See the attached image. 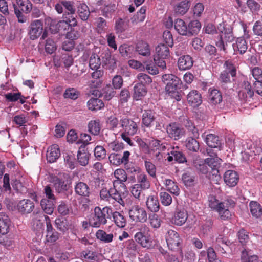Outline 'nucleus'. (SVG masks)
<instances>
[{
  "mask_svg": "<svg viewBox=\"0 0 262 262\" xmlns=\"http://www.w3.org/2000/svg\"><path fill=\"white\" fill-rule=\"evenodd\" d=\"M111 207L105 206L101 209L100 207L97 206L89 219V224L94 228H99L105 225L107 222V219L111 217Z\"/></svg>",
  "mask_w": 262,
  "mask_h": 262,
  "instance_id": "obj_1",
  "label": "nucleus"
},
{
  "mask_svg": "<svg viewBox=\"0 0 262 262\" xmlns=\"http://www.w3.org/2000/svg\"><path fill=\"white\" fill-rule=\"evenodd\" d=\"M217 31L221 33L215 41V45L220 50L227 52L228 43L234 40V36L231 27L224 23L220 24L217 26Z\"/></svg>",
  "mask_w": 262,
  "mask_h": 262,
  "instance_id": "obj_2",
  "label": "nucleus"
},
{
  "mask_svg": "<svg viewBox=\"0 0 262 262\" xmlns=\"http://www.w3.org/2000/svg\"><path fill=\"white\" fill-rule=\"evenodd\" d=\"M163 82L166 84L165 91L169 95L175 98L177 101L181 100L178 91L181 89L182 81L177 76L173 74H164L162 76Z\"/></svg>",
  "mask_w": 262,
  "mask_h": 262,
  "instance_id": "obj_3",
  "label": "nucleus"
},
{
  "mask_svg": "<svg viewBox=\"0 0 262 262\" xmlns=\"http://www.w3.org/2000/svg\"><path fill=\"white\" fill-rule=\"evenodd\" d=\"M130 153L128 151L123 152L122 156L119 153H112L109 155L108 159L111 163L114 165L119 166L122 164L124 165L125 168L128 172L133 173L136 172L138 169L133 166L129 167L128 166L129 158Z\"/></svg>",
  "mask_w": 262,
  "mask_h": 262,
  "instance_id": "obj_4",
  "label": "nucleus"
},
{
  "mask_svg": "<svg viewBox=\"0 0 262 262\" xmlns=\"http://www.w3.org/2000/svg\"><path fill=\"white\" fill-rule=\"evenodd\" d=\"M188 217V212L186 209L181 205H177L171 218L170 222L172 224L182 226L186 222Z\"/></svg>",
  "mask_w": 262,
  "mask_h": 262,
  "instance_id": "obj_5",
  "label": "nucleus"
},
{
  "mask_svg": "<svg viewBox=\"0 0 262 262\" xmlns=\"http://www.w3.org/2000/svg\"><path fill=\"white\" fill-rule=\"evenodd\" d=\"M43 217H45L46 220L47 233L54 231L49 217L44 215L43 212L39 210H35L32 213L31 224L33 228H35V225L36 227L41 228L42 225L40 223V220Z\"/></svg>",
  "mask_w": 262,
  "mask_h": 262,
  "instance_id": "obj_6",
  "label": "nucleus"
},
{
  "mask_svg": "<svg viewBox=\"0 0 262 262\" xmlns=\"http://www.w3.org/2000/svg\"><path fill=\"white\" fill-rule=\"evenodd\" d=\"M129 215L132 220L142 223L146 222L147 220L146 210L138 205L132 206L129 211Z\"/></svg>",
  "mask_w": 262,
  "mask_h": 262,
  "instance_id": "obj_7",
  "label": "nucleus"
},
{
  "mask_svg": "<svg viewBox=\"0 0 262 262\" xmlns=\"http://www.w3.org/2000/svg\"><path fill=\"white\" fill-rule=\"evenodd\" d=\"M166 241L168 248L171 250L179 249L182 242L179 233L173 230L168 231L166 235Z\"/></svg>",
  "mask_w": 262,
  "mask_h": 262,
  "instance_id": "obj_8",
  "label": "nucleus"
},
{
  "mask_svg": "<svg viewBox=\"0 0 262 262\" xmlns=\"http://www.w3.org/2000/svg\"><path fill=\"white\" fill-rule=\"evenodd\" d=\"M121 126L123 132L130 136L135 135L138 130V125L132 119L125 117L121 119L120 121Z\"/></svg>",
  "mask_w": 262,
  "mask_h": 262,
  "instance_id": "obj_9",
  "label": "nucleus"
},
{
  "mask_svg": "<svg viewBox=\"0 0 262 262\" xmlns=\"http://www.w3.org/2000/svg\"><path fill=\"white\" fill-rule=\"evenodd\" d=\"M254 95V92L252 90L250 83L247 81H244L239 86L238 91V97L239 99L246 102L251 98Z\"/></svg>",
  "mask_w": 262,
  "mask_h": 262,
  "instance_id": "obj_10",
  "label": "nucleus"
},
{
  "mask_svg": "<svg viewBox=\"0 0 262 262\" xmlns=\"http://www.w3.org/2000/svg\"><path fill=\"white\" fill-rule=\"evenodd\" d=\"M134 239L142 247L147 249H151L154 248L152 241L150 235H146L142 231L137 232L134 235Z\"/></svg>",
  "mask_w": 262,
  "mask_h": 262,
  "instance_id": "obj_11",
  "label": "nucleus"
},
{
  "mask_svg": "<svg viewBox=\"0 0 262 262\" xmlns=\"http://www.w3.org/2000/svg\"><path fill=\"white\" fill-rule=\"evenodd\" d=\"M43 31V24L40 20H34L31 23L29 35L31 39L34 40L39 37Z\"/></svg>",
  "mask_w": 262,
  "mask_h": 262,
  "instance_id": "obj_12",
  "label": "nucleus"
},
{
  "mask_svg": "<svg viewBox=\"0 0 262 262\" xmlns=\"http://www.w3.org/2000/svg\"><path fill=\"white\" fill-rule=\"evenodd\" d=\"M103 70H95L91 73V78L89 81V86L91 88H100L103 83Z\"/></svg>",
  "mask_w": 262,
  "mask_h": 262,
  "instance_id": "obj_13",
  "label": "nucleus"
},
{
  "mask_svg": "<svg viewBox=\"0 0 262 262\" xmlns=\"http://www.w3.org/2000/svg\"><path fill=\"white\" fill-rule=\"evenodd\" d=\"M34 207V202L30 199L20 200L17 205V209L22 214L30 213Z\"/></svg>",
  "mask_w": 262,
  "mask_h": 262,
  "instance_id": "obj_14",
  "label": "nucleus"
},
{
  "mask_svg": "<svg viewBox=\"0 0 262 262\" xmlns=\"http://www.w3.org/2000/svg\"><path fill=\"white\" fill-rule=\"evenodd\" d=\"M114 176L117 179L113 182V187H119L123 188L126 187L124 182H126L127 179V176L126 171L123 169H117L115 170Z\"/></svg>",
  "mask_w": 262,
  "mask_h": 262,
  "instance_id": "obj_15",
  "label": "nucleus"
},
{
  "mask_svg": "<svg viewBox=\"0 0 262 262\" xmlns=\"http://www.w3.org/2000/svg\"><path fill=\"white\" fill-rule=\"evenodd\" d=\"M168 136L175 140L180 139L184 135V132L174 123L169 124L166 128Z\"/></svg>",
  "mask_w": 262,
  "mask_h": 262,
  "instance_id": "obj_16",
  "label": "nucleus"
},
{
  "mask_svg": "<svg viewBox=\"0 0 262 262\" xmlns=\"http://www.w3.org/2000/svg\"><path fill=\"white\" fill-rule=\"evenodd\" d=\"M224 181L229 187L236 186L239 180V177L237 173L234 170H228L224 174Z\"/></svg>",
  "mask_w": 262,
  "mask_h": 262,
  "instance_id": "obj_17",
  "label": "nucleus"
},
{
  "mask_svg": "<svg viewBox=\"0 0 262 262\" xmlns=\"http://www.w3.org/2000/svg\"><path fill=\"white\" fill-rule=\"evenodd\" d=\"M54 187L58 193H64L70 187V183L68 180L56 177L54 180Z\"/></svg>",
  "mask_w": 262,
  "mask_h": 262,
  "instance_id": "obj_18",
  "label": "nucleus"
},
{
  "mask_svg": "<svg viewBox=\"0 0 262 262\" xmlns=\"http://www.w3.org/2000/svg\"><path fill=\"white\" fill-rule=\"evenodd\" d=\"M90 154L85 146H80L77 152V158L78 163L82 166L87 165L89 163Z\"/></svg>",
  "mask_w": 262,
  "mask_h": 262,
  "instance_id": "obj_19",
  "label": "nucleus"
},
{
  "mask_svg": "<svg viewBox=\"0 0 262 262\" xmlns=\"http://www.w3.org/2000/svg\"><path fill=\"white\" fill-rule=\"evenodd\" d=\"M60 151L58 145L53 144L50 146L47 152V160L49 163L55 162L60 157Z\"/></svg>",
  "mask_w": 262,
  "mask_h": 262,
  "instance_id": "obj_20",
  "label": "nucleus"
},
{
  "mask_svg": "<svg viewBox=\"0 0 262 262\" xmlns=\"http://www.w3.org/2000/svg\"><path fill=\"white\" fill-rule=\"evenodd\" d=\"M205 142L207 145L211 148H218L220 150L222 149V141L219 136L210 134L206 135Z\"/></svg>",
  "mask_w": 262,
  "mask_h": 262,
  "instance_id": "obj_21",
  "label": "nucleus"
},
{
  "mask_svg": "<svg viewBox=\"0 0 262 262\" xmlns=\"http://www.w3.org/2000/svg\"><path fill=\"white\" fill-rule=\"evenodd\" d=\"M15 1L16 3L13 4L14 9L16 8L25 14H28L32 11V4L29 0H15Z\"/></svg>",
  "mask_w": 262,
  "mask_h": 262,
  "instance_id": "obj_22",
  "label": "nucleus"
},
{
  "mask_svg": "<svg viewBox=\"0 0 262 262\" xmlns=\"http://www.w3.org/2000/svg\"><path fill=\"white\" fill-rule=\"evenodd\" d=\"M187 99L188 103L193 107L198 106L202 102L201 95L196 90L191 91L187 95Z\"/></svg>",
  "mask_w": 262,
  "mask_h": 262,
  "instance_id": "obj_23",
  "label": "nucleus"
},
{
  "mask_svg": "<svg viewBox=\"0 0 262 262\" xmlns=\"http://www.w3.org/2000/svg\"><path fill=\"white\" fill-rule=\"evenodd\" d=\"M193 64L192 58L189 55H184L180 57L178 61V66L180 70L190 69Z\"/></svg>",
  "mask_w": 262,
  "mask_h": 262,
  "instance_id": "obj_24",
  "label": "nucleus"
},
{
  "mask_svg": "<svg viewBox=\"0 0 262 262\" xmlns=\"http://www.w3.org/2000/svg\"><path fill=\"white\" fill-rule=\"evenodd\" d=\"M146 205L147 209L152 213L158 212L160 209V204L158 198L154 195H150L147 197Z\"/></svg>",
  "mask_w": 262,
  "mask_h": 262,
  "instance_id": "obj_25",
  "label": "nucleus"
},
{
  "mask_svg": "<svg viewBox=\"0 0 262 262\" xmlns=\"http://www.w3.org/2000/svg\"><path fill=\"white\" fill-rule=\"evenodd\" d=\"M135 168L138 169V171L135 172V173L137 172L138 173L137 176L138 184H136L142 187L143 189H147L149 188L150 186V183L147 176L144 172H140V169L138 167H135Z\"/></svg>",
  "mask_w": 262,
  "mask_h": 262,
  "instance_id": "obj_26",
  "label": "nucleus"
},
{
  "mask_svg": "<svg viewBox=\"0 0 262 262\" xmlns=\"http://www.w3.org/2000/svg\"><path fill=\"white\" fill-rule=\"evenodd\" d=\"M170 56L168 46L164 43H159L155 48L154 57H161L163 59L168 58Z\"/></svg>",
  "mask_w": 262,
  "mask_h": 262,
  "instance_id": "obj_27",
  "label": "nucleus"
},
{
  "mask_svg": "<svg viewBox=\"0 0 262 262\" xmlns=\"http://www.w3.org/2000/svg\"><path fill=\"white\" fill-rule=\"evenodd\" d=\"M103 6L101 8L102 15L105 17H108L116 9V5L108 1L102 0Z\"/></svg>",
  "mask_w": 262,
  "mask_h": 262,
  "instance_id": "obj_28",
  "label": "nucleus"
},
{
  "mask_svg": "<svg viewBox=\"0 0 262 262\" xmlns=\"http://www.w3.org/2000/svg\"><path fill=\"white\" fill-rule=\"evenodd\" d=\"M155 120V113L151 110H145L142 116V123L147 127H150Z\"/></svg>",
  "mask_w": 262,
  "mask_h": 262,
  "instance_id": "obj_29",
  "label": "nucleus"
},
{
  "mask_svg": "<svg viewBox=\"0 0 262 262\" xmlns=\"http://www.w3.org/2000/svg\"><path fill=\"white\" fill-rule=\"evenodd\" d=\"M113 221L119 228H123L126 225V219L123 212L118 211L112 212Z\"/></svg>",
  "mask_w": 262,
  "mask_h": 262,
  "instance_id": "obj_30",
  "label": "nucleus"
},
{
  "mask_svg": "<svg viewBox=\"0 0 262 262\" xmlns=\"http://www.w3.org/2000/svg\"><path fill=\"white\" fill-rule=\"evenodd\" d=\"M75 193L80 196H88L90 194V189L88 185L82 182H78L75 186Z\"/></svg>",
  "mask_w": 262,
  "mask_h": 262,
  "instance_id": "obj_31",
  "label": "nucleus"
},
{
  "mask_svg": "<svg viewBox=\"0 0 262 262\" xmlns=\"http://www.w3.org/2000/svg\"><path fill=\"white\" fill-rule=\"evenodd\" d=\"M190 4V2L188 0H184L180 2L174 6L175 13L183 15L188 11Z\"/></svg>",
  "mask_w": 262,
  "mask_h": 262,
  "instance_id": "obj_32",
  "label": "nucleus"
},
{
  "mask_svg": "<svg viewBox=\"0 0 262 262\" xmlns=\"http://www.w3.org/2000/svg\"><path fill=\"white\" fill-rule=\"evenodd\" d=\"M10 220L5 213H0V234H6L9 232Z\"/></svg>",
  "mask_w": 262,
  "mask_h": 262,
  "instance_id": "obj_33",
  "label": "nucleus"
},
{
  "mask_svg": "<svg viewBox=\"0 0 262 262\" xmlns=\"http://www.w3.org/2000/svg\"><path fill=\"white\" fill-rule=\"evenodd\" d=\"M134 90L133 97L136 100H141L146 95L147 92L146 87L140 84H136L134 87Z\"/></svg>",
  "mask_w": 262,
  "mask_h": 262,
  "instance_id": "obj_34",
  "label": "nucleus"
},
{
  "mask_svg": "<svg viewBox=\"0 0 262 262\" xmlns=\"http://www.w3.org/2000/svg\"><path fill=\"white\" fill-rule=\"evenodd\" d=\"M119 186L117 187H114L112 189V191L111 193V202L110 204H114L115 202L118 203L120 205H121L123 206H124L125 203L124 200L121 197L120 193L119 192V190L120 189Z\"/></svg>",
  "mask_w": 262,
  "mask_h": 262,
  "instance_id": "obj_35",
  "label": "nucleus"
},
{
  "mask_svg": "<svg viewBox=\"0 0 262 262\" xmlns=\"http://www.w3.org/2000/svg\"><path fill=\"white\" fill-rule=\"evenodd\" d=\"M54 201L47 199H42L40 201V206L45 213L51 215L54 211Z\"/></svg>",
  "mask_w": 262,
  "mask_h": 262,
  "instance_id": "obj_36",
  "label": "nucleus"
},
{
  "mask_svg": "<svg viewBox=\"0 0 262 262\" xmlns=\"http://www.w3.org/2000/svg\"><path fill=\"white\" fill-rule=\"evenodd\" d=\"M232 46L234 51L238 52L241 54L245 53L248 48L247 42L243 37L238 38L235 43L233 44Z\"/></svg>",
  "mask_w": 262,
  "mask_h": 262,
  "instance_id": "obj_37",
  "label": "nucleus"
},
{
  "mask_svg": "<svg viewBox=\"0 0 262 262\" xmlns=\"http://www.w3.org/2000/svg\"><path fill=\"white\" fill-rule=\"evenodd\" d=\"M77 13L81 20L86 21L89 17L90 11L85 4L80 3L77 6Z\"/></svg>",
  "mask_w": 262,
  "mask_h": 262,
  "instance_id": "obj_38",
  "label": "nucleus"
},
{
  "mask_svg": "<svg viewBox=\"0 0 262 262\" xmlns=\"http://www.w3.org/2000/svg\"><path fill=\"white\" fill-rule=\"evenodd\" d=\"M174 27L175 30L179 34L187 36V26L185 21L182 19H177L174 23Z\"/></svg>",
  "mask_w": 262,
  "mask_h": 262,
  "instance_id": "obj_39",
  "label": "nucleus"
},
{
  "mask_svg": "<svg viewBox=\"0 0 262 262\" xmlns=\"http://www.w3.org/2000/svg\"><path fill=\"white\" fill-rule=\"evenodd\" d=\"M136 50L139 54L144 56H148L150 54L149 46L144 41H139L137 43Z\"/></svg>",
  "mask_w": 262,
  "mask_h": 262,
  "instance_id": "obj_40",
  "label": "nucleus"
},
{
  "mask_svg": "<svg viewBox=\"0 0 262 262\" xmlns=\"http://www.w3.org/2000/svg\"><path fill=\"white\" fill-rule=\"evenodd\" d=\"M164 184L167 191L174 195L178 196L179 195L180 189L176 182L170 179H165Z\"/></svg>",
  "mask_w": 262,
  "mask_h": 262,
  "instance_id": "obj_41",
  "label": "nucleus"
},
{
  "mask_svg": "<svg viewBox=\"0 0 262 262\" xmlns=\"http://www.w3.org/2000/svg\"><path fill=\"white\" fill-rule=\"evenodd\" d=\"M250 210L252 215L256 217L262 215V206L256 201H252L249 203Z\"/></svg>",
  "mask_w": 262,
  "mask_h": 262,
  "instance_id": "obj_42",
  "label": "nucleus"
},
{
  "mask_svg": "<svg viewBox=\"0 0 262 262\" xmlns=\"http://www.w3.org/2000/svg\"><path fill=\"white\" fill-rule=\"evenodd\" d=\"M201 27V25L199 21L197 20L191 21L187 26V36H190L197 34L200 31Z\"/></svg>",
  "mask_w": 262,
  "mask_h": 262,
  "instance_id": "obj_43",
  "label": "nucleus"
},
{
  "mask_svg": "<svg viewBox=\"0 0 262 262\" xmlns=\"http://www.w3.org/2000/svg\"><path fill=\"white\" fill-rule=\"evenodd\" d=\"M88 107L92 111H98L104 106L103 102L98 98H91L87 102Z\"/></svg>",
  "mask_w": 262,
  "mask_h": 262,
  "instance_id": "obj_44",
  "label": "nucleus"
},
{
  "mask_svg": "<svg viewBox=\"0 0 262 262\" xmlns=\"http://www.w3.org/2000/svg\"><path fill=\"white\" fill-rule=\"evenodd\" d=\"M209 100L210 102L213 104L220 103L222 101L221 92L216 89H212L210 92Z\"/></svg>",
  "mask_w": 262,
  "mask_h": 262,
  "instance_id": "obj_45",
  "label": "nucleus"
},
{
  "mask_svg": "<svg viewBox=\"0 0 262 262\" xmlns=\"http://www.w3.org/2000/svg\"><path fill=\"white\" fill-rule=\"evenodd\" d=\"M129 21L126 19L119 18L116 21L115 29L117 34L121 33L127 29Z\"/></svg>",
  "mask_w": 262,
  "mask_h": 262,
  "instance_id": "obj_46",
  "label": "nucleus"
},
{
  "mask_svg": "<svg viewBox=\"0 0 262 262\" xmlns=\"http://www.w3.org/2000/svg\"><path fill=\"white\" fill-rule=\"evenodd\" d=\"M148 220L149 225L152 228L157 229L161 227L162 220L157 214L155 213L149 214Z\"/></svg>",
  "mask_w": 262,
  "mask_h": 262,
  "instance_id": "obj_47",
  "label": "nucleus"
},
{
  "mask_svg": "<svg viewBox=\"0 0 262 262\" xmlns=\"http://www.w3.org/2000/svg\"><path fill=\"white\" fill-rule=\"evenodd\" d=\"M101 62L100 57L95 53H93L90 57L89 67L93 70H99Z\"/></svg>",
  "mask_w": 262,
  "mask_h": 262,
  "instance_id": "obj_48",
  "label": "nucleus"
},
{
  "mask_svg": "<svg viewBox=\"0 0 262 262\" xmlns=\"http://www.w3.org/2000/svg\"><path fill=\"white\" fill-rule=\"evenodd\" d=\"M96 238L105 243H108L112 242L114 235L112 233H107L103 230H98L96 233Z\"/></svg>",
  "mask_w": 262,
  "mask_h": 262,
  "instance_id": "obj_49",
  "label": "nucleus"
},
{
  "mask_svg": "<svg viewBox=\"0 0 262 262\" xmlns=\"http://www.w3.org/2000/svg\"><path fill=\"white\" fill-rule=\"evenodd\" d=\"M101 128L100 121L99 119L91 120L89 122V131L94 135H99Z\"/></svg>",
  "mask_w": 262,
  "mask_h": 262,
  "instance_id": "obj_50",
  "label": "nucleus"
},
{
  "mask_svg": "<svg viewBox=\"0 0 262 262\" xmlns=\"http://www.w3.org/2000/svg\"><path fill=\"white\" fill-rule=\"evenodd\" d=\"M194 137H188L186 140L185 146L186 148L193 152H196L200 148L199 142Z\"/></svg>",
  "mask_w": 262,
  "mask_h": 262,
  "instance_id": "obj_51",
  "label": "nucleus"
},
{
  "mask_svg": "<svg viewBox=\"0 0 262 262\" xmlns=\"http://www.w3.org/2000/svg\"><path fill=\"white\" fill-rule=\"evenodd\" d=\"M258 257L255 254H252L251 251L244 250L241 253V262H257Z\"/></svg>",
  "mask_w": 262,
  "mask_h": 262,
  "instance_id": "obj_52",
  "label": "nucleus"
},
{
  "mask_svg": "<svg viewBox=\"0 0 262 262\" xmlns=\"http://www.w3.org/2000/svg\"><path fill=\"white\" fill-rule=\"evenodd\" d=\"M134 47L132 46L124 43L119 47V51L121 55L125 58H130L132 56Z\"/></svg>",
  "mask_w": 262,
  "mask_h": 262,
  "instance_id": "obj_53",
  "label": "nucleus"
},
{
  "mask_svg": "<svg viewBox=\"0 0 262 262\" xmlns=\"http://www.w3.org/2000/svg\"><path fill=\"white\" fill-rule=\"evenodd\" d=\"M115 89L110 84H107L102 89V97L105 100H111L116 95V91Z\"/></svg>",
  "mask_w": 262,
  "mask_h": 262,
  "instance_id": "obj_54",
  "label": "nucleus"
},
{
  "mask_svg": "<svg viewBox=\"0 0 262 262\" xmlns=\"http://www.w3.org/2000/svg\"><path fill=\"white\" fill-rule=\"evenodd\" d=\"M74 14L71 13H65L63 16V20L60 23L65 24L68 26L75 27L77 25V20L75 17L74 16Z\"/></svg>",
  "mask_w": 262,
  "mask_h": 262,
  "instance_id": "obj_55",
  "label": "nucleus"
},
{
  "mask_svg": "<svg viewBox=\"0 0 262 262\" xmlns=\"http://www.w3.org/2000/svg\"><path fill=\"white\" fill-rule=\"evenodd\" d=\"M208 177L212 183L219 184L221 181V177L219 173V170L216 168H212L209 171Z\"/></svg>",
  "mask_w": 262,
  "mask_h": 262,
  "instance_id": "obj_56",
  "label": "nucleus"
},
{
  "mask_svg": "<svg viewBox=\"0 0 262 262\" xmlns=\"http://www.w3.org/2000/svg\"><path fill=\"white\" fill-rule=\"evenodd\" d=\"M56 227L60 231L65 232L69 229V226L66 219L63 218H56L55 221Z\"/></svg>",
  "mask_w": 262,
  "mask_h": 262,
  "instance_id": "obj_57",
  "label": "nucleus"
},
{
  "mask_svg": "<svg viewBox=\"0 0 262 262\" xmlns=\"http://www.w3.org/2000/svg\"><path fill=\"white\" fill-rule=\"evenodd\" d=\"M137 78L139 81L137 84H142L146 86L152 82L151 78L147 74L144 73H140L137 75Z\"/></svg>",
  "mask_w": 262,
  "mask_h": 262,
  "instance_id": "obj_58",
  "label": "nucleus"
},
{
  "mask_svg": "<svg viewBox=\"0 0 262 262\" xmlns=\"http://www.w3.org/2000/svg\"><path fill=\"white\" fill-rule=\"evenodd\" d=\"M159 198L162 204L165 206H168L172 203V199L171 196L166 191L160 192Z\"/></svg>",
  "mask_w": 262,
  "mask_h": 262,
  "instance_id": "obj_59",
  "label": "nucleus"
},
{
  "mask_svg": "<svg viewBox=\"0 0 262 262\" xmlns=\"http://www.w3.org/2000/svg\"><path fill=\"white\" fill-rule=\"evenodd\" d=\"M94 152L96 159L99 161L104 159L106 155V151L105 148L100 145H97L95 147Z\"/></svg>",
  "mask_w": 262,
  "mask_h": 262,
  "instance_id": "obj_60",
  "label": "nucleus"
},
{
  "mask_svg": "<svg viewBox=\"0 0 262 262\" xmlns=\"http://www.w3.org/2000/svg\"><path fill=\"white\" fill-rule=\"evenodd\" d=\"M222 220L226 221L229 220L231 217V213L229 208L221 206L216 211Z\"/></svg>",
  "mask_w": 262,
  "mask_h": 262,
  "instance_id": "obj_61",
  "label": "nucleus"
},
{
  "mask_svg": "<svg viewBox=\"0 0 262 262\" xmlns=\"http://www.w3.org/2000/svg\"><path fill=\"white\" fill-rule=\"evenodd\" d=\"M143 190L144 189L142 187L137 184L134 185L130 188V192L132 194L135 198L138 199L139 200H141L142 199V196H144L142 192Z\"/></svg>",
  "mask_w": 262,
  "mask_h": 262,
  "instance_id": "obj_62",
  "label": "nucleus"
},
{
  "mask_svg": "<svg viewBox=\"0 0 262 262\" xmlns=\"http://www.w3.org/2000/svg\"><path fill=\"white\" fill-rule=\"evenodd\" d=\"M208 205L213 210L217 211L221 206H223L222 202H219L214 196H211L209 198Z\"/></svg>",
  "mask_w": 262,
  "mask_h": 262,
  "instance_id": "obj_63",
  "label": "nucleus"
},
{
  "mask_svg": "<svg viewBox=\"0 0 262 262\" xmlns=\"http://www.w3.org/2000/svg\"><path fill=\"white\" fill-rule=\"evenodd\" d=\"M79 92L74 88L67 89L63 94L64 98H69L73 100L76 99L79 96Z\"/></svg>",
  "mask_w": 262,
  "mask_h": 262,
  "instance_id": "obj_64",
  "label": "nucleus"
}]
</instances>
